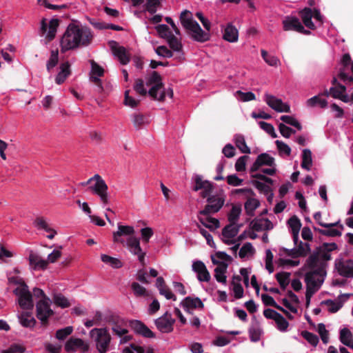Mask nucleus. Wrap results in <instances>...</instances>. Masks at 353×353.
<instances>
[{
    "instance_id": "obj_27",
    "label": "nucleus",
    "mask_w": 353,
    "mask_h": 353,
    "mask_svg": "<svg viewBox=\"0 0 353 353\" xmlns=\"http://www.w3.org/2000/svg\"><path fill=\"white\" fill-rule=\"evenodd\" d=\"M299 15L301 18L303 23L307 28L311 30H314L315 28V26L312 21V18L313 17V11L311 8H303V10L299 12Z\"/></svg>"
},
{
    "instance_id": "obj_55",
    "label": "nucleus",
    "mask_w": 353,
    "mask_h": 353,
    "mask_svg": "<svg viewBox=\"0 0 353 353\" xmlns=\"http://www.w3.org/2000/svg\"><path fill=\"white\" fill-rule=\"evenodd\" d=\"M261 299L263 303L266 306H273L275 307V309H283V307L276 304V303L271 296L267 294H262Z\"/></svg>"
},
{
    "instance_id": "obj_30",
    "label": "nucleus",
    "mask_w": 353,
    "mask_h": 353,
    "mask_svg": "<svg viewBox=\"0 0 353 353\" xmlns=\"http://www.w3.org/2000/svg\"><path fill=\"white\" fill-rule=\"evenodd\" d=\"M252 229L254 231L259 232L263 230H270L272 229V223L268 219H262L253 221L252 223Z\"/></svg>"
},
{
    "instance_id": "obj_22",
    "label": "nucleus",
    "mask_w": 353,
    "mask_h": 353,
    "mask_svg": "<svg viewBox=\"0 0 353 353\" xmlns=\"http://www.w3.org/2000/svg\"><path fill=\"white\" fill-rule=\"evenodd\" d=\"M212 261L213 264L217 265L218 266L214 269V277L216 280L219 283H226V276L225 275L228 264L225 262L217 261L212 257Z\"/></svg>"
},
{
    "instance_id": "obj_51",
    "label": "nucleus",
    "mask_w": 353,
    "mask_h": 353,
    "mask_svg": "<svg viewBox=\"0 0 353 353\" xmlns=\"http://www.w3.org/2000/svg\"><path fill=\"white\" fill-rule=\"evenodd\" d=\"M73 327L72 326H68L64 328L58 330L56 332V338L59 340H63L68 336L72 334Z\"/></svg>"
},
{
    "instance_id": "obj_26",
    "label": "nucleus",
    "mask_w": 353,
    "mask_h": 353,
    "mask_svg": "<svg viewBox=\"0 0 353 353\" xmlns=\"http://www.w3.org/2000/svg\"><path fill=\"white\" fill-rule=\"evenodd\" d=\"M331 94V88H330L329 91L325 90L323 94H319L317 96H314L307 101V105L309 107H315L319 105V107L324 108L327 106V101L322 98V96L326 95L328 96Z\"/></svg>"
},
{
    "instance_id": "obj_43",
    "label": "nucleus",
    "mask_w": 353,
    "mask_h": 353,
    "mask_svg": "<svg viewBox=\"0 0 353 353\" xmlns=\"http://www.w3.org/2000/svg\"><path fill=\"white\" fill-rule=\"evenodd\" d=\"M290 273L286 272H279L276 274V279L282 288L288 285Z\"/></svg>"
},
{
    "instance_id": "obj_36",
    "label": "nucleus",
    "mask_w": 353,
    "mask_h": 353,
    "mask_svg": "<svg viewBox=\"0 0 353 353\" xmlns=\"http://www.w3.org/2000/svg\"><path fill=\"white\" fill-rule=\"evenodd\" d=\"M312 164V152L309 149H304L302 152V168L310 170Z\"/></svg>"
},
{
    "instance_id": "obj_58",
    "label": "nucleus",
    "mask_w": 353,
    "mask_h": 353,
    "mask_svg": "<svg viewBox=\"0 0 353 353\" xmlns=\"http://www.w3.org/2000/svg\"><path fill=\"white\" fill-rule=\"evenodd\" d=\"M249 157L247 155L239 157L235 163V170L237 172H243L245 170L246 162Z\"/></svg>"
},
{
    "instance_id": "obj_11",
    "label": "nucleus",
    "mask_w": 353,
    "mask_h": 353,
    "mask_svg": "<svg viewBox=\"0 0 353 353\" xmlns=\"http://www.w3.org/2000/svg\"><path fill=\"white\" fill-rule=\"evenodd\" d=\"M334 268L339 274L344 277H353V261L337 259L335 260Z\"/></svg>"
},
{
    "instance_id": "obj_16",
    "label": "nucleus",
    "mask_w": 353,
    "mask_h": 353,
    "mask_svg": "<svg viewBox=\"0 0 353 353\" xmlns=\"http://www.w3.org/2000/svg\"><path fill=\"white\" fill-rule=\"evenodd\" d=\"M78 349L85 352L88 351L89 346L79 338H70L65 344V350L68 352H74Z\"/></svg>"
},
{
    "instance_id": "obj_42",
    "label": "nucleus",
    "mask_w": 353,
    "mask_h": 353,
    "mask_svg": "<svg viewBox=\"0 0 353 353\" xmlns=\"http://www.w3.org/2000/svg\"><path fill=\"white\" fill-rule=\"evenodd\" d=\"M167 42L172 50L176 52H180L182 50L183 47L181 41L173 34L171 36H169V38L167 39Z\"/></svg>"
},
{
    "instance_id": "obj_32",
    "label": "nucleus",
    "mask_w": 353,
    "mask_h": 353,
    "mask_svg": "<svg viewBox=\"0 0 353 353\" xmlns=\"http://www.w3.org/2000/svg\"><path fill=\"white\" fill-rule=\"evenodd\" d=\"M19 321L21 325L26 327H33L36 323L33 314L28 311L20 315Z\"/></svg>"
},
{
    "instance_id": "obj_7",
    "label": "nucleus",
    "mask_w": 353,
    "mask_h": 353,
    "mask_svg": "<svg viewBox=\"0 0 353 353\" xmlns=\"http://www.w3.org/2000/svg\"><path fill=\"white\" fill-rule=\"evenodd\" d=\"M184 28L188 31L190 37L196 41L203 43L210 39V34L203 31L196 21L185 22Z\"/></svg>"
},
{
    "instance_id": "obj_14",
    "label": "nucleus",
    "mask_w": 353,
    "mask_h": 353,
    "mask_svg": "<svg viewBox=\"0 0 353 353\" xmlns=\"http://www.w3.org/2000/svg\"><path fill=\"white\" fill-rule=\"evenodd\" d=\"M263 314L267 319H273L276 324L278 330L281 332L287 330L289 325L288 322L276 310H263Z\"/></svg>"
},
{
    "instance_id": "obj_10",
    "label": "nucleus",
    "mask_w": 353,
    "mask_h": 353,
    "mask_svg": "<svg viewBox=\"0 0 353 353\" xmlns=\"http://www.w3.org/2000/svg\"><path fill=\"white\" fill-rule=\"evenodd\" d=\"M175 319L170 314L166 312L162 316L155 320L157 328L162 333L172 332Z\"/></svg>"
},
{
    "instance_id": "obj_40",
    "label": "nucleus",
    "mask_w": 353,
    "mask_h": 353,
    "mask_svg": "<svg viewBox=\"0 0 353 353\" xmlns=\"http://www.w3.org/2000/svg\"><path fill=\"white\" fill-rule=\"evenodd\" d=\"M262 330L257 324L253 325L249 329L250 339L252 342H257L261 339Z\"/></svg>"
},
{
    "instance_id": "obj_31",
    "label": "nucleus",
    "mask_w": 353,
    "mask_h": 353,
    "mask_svg": "<svg viewBox=\"0 0 353 353\" xmlns=\"http://www.w3.org/2000/svg\"><path fill=\"white\" fill-rule=\"evenodd\" d=\"M223 39L227 41L233 43L238 40V30L232 24H228L224 30L223 36Z\"/></svg>"
},
{
    "instance_id": "obj_28",
    "label": "nucleus",
    "mask_w": 353,
    "mask_h": 353,
    "mask_svg": "<svg viewBox=\"0 0 353 353\" xmlns=\"http://www.w3.org/2000/svg\"><path fill=\"white\" fill-rule=\"evenodd\" d=\"M181 305L185 309L203 308V303L199 297L187 296L181 302Z\"/></svg>"
},
{
    "instance_id": "obj_56",
    "label": "nucleus",
    "mask_w": 353,
    "mask_h": 353,
    "mask_svg": "<svg viewBox=\"0 0 353 353\" xmlns=\"http://www.w3.org/2000/svg\"><path fill=\"white\" fill-rule=\"evenodd\" d=\"M343 68L353 73V62L349 54H345L341 59Z\"/></svg>"
},
{
    "instance_id": "obj_41",
    "label": "nucleus",
    "mask_w": 353,
    "mask_h": 353,
    "mask_svg": "<svg viewBox=\"0 0 353 353\" xmlns=\"http://www.w3.org/2000/svg\"><path fill=\"white\" fill-rule=\"evenodd\" d=\"M59 61V53L58 50H52L50 59L46 63V69L48 72H50L58 63Z\"/></svg>"
},
{
    "instance_id": "obj_63",
    "label": "nucleus",
    "mask_w": 353,
    "mask_h": 353,
    "mask_svg": "<svg viewBox=\"0 0 353 353\" xmlns=\"http://www.w3.org/2000/svg\"><path fill=\"white\" fill-rule=\"evenodd\" d=\"M254 251L252 245L250 243H245L240 249L239 255L241 259L245 258L248 254Z\"/></svg>"
},
{
    "instance_id": "obj_34",
    "label": "nucleus",
    "mask_w": 353,
    "mask_h": 353,
    "mask_svg": "<svg viewBox=\"0 0 353 353\" xmlns=\"http://www.w3.org/2000/svg\"><path fill=\"white\" fill-rule=\"evenodd\" d=\"M352 340L353 335L349 329L345 327L340 331V341L343 345L350 346L353 343Z\"/></svg>"
},
{
    "instance_id": "obj_49",
    "label": "nucleus",
    "mask_w": 353,
    "mask_h": 353,
    "mask_svg": "<svg viewBox=\"0 0 353 353\" xmlns=\"http://www.w3.org/2000/svg\"><path fill=\"white\" fill-rule=\"evenodd\" d=\"M351 296H353V294H344L339 296L337 299L332 302V309H341L343 307V303L346 301Z\"/></svg>"
},
{
    "instance_id": "obj_25",
    "label": "nucleus",
    "mask_w": 353,
    "mask_h": 353,
    "mask_svg": "<svg viewBox=\"0 0 353 353\" xmlns=\"http://www.w3.org/2000/svg\"><path fill=\"white\" fill-rule=\"evenodd\" d=\"M28 260L30 265L35 270H46L48 267V261L32 251L29 254Z\"/></svg>"
},
{
    "instance_id": "obj_46",
    "label": "nucleus",
    "mask_w": 353,
    "mask_h": 353,
    "mask_svg": "<svg viewBox=\"0 0 353 353\" xmlns=\"http://www.w3.org/2000/svg\"><path fill=\"white\" fill-rule=\"evenodd\" d=\"M155 28L159 37L166 40L169 38L170 35L171 36L172 34V32L170 30V28L167 25L160 24L157 26Z\"/></svg>"
},
{
    "instance_id": "obj_48",
    "label": "nucleus",
    "mask_w": 353,
    "mask_h": 353,
    "mask_svg": "<svg viewBox=\"0 0 353 353\" xmlns=\"http://www.w3.org/2000/svg\"><path fill=\"white\" fill-rule=\"evenodd\" d=\"M145 6V10L153 14L157 12V8L161 6V2L159 0H146Z\"/></svg>"
},
{
    "instance_id": "obj_8",
    "label": "nucleus",
    "mask_w": 353,
    "mask_h": 353,
    "mask_svg": "<svg viewBox=\"0 0 353 353\" xmlns=\"http://www.w3.org/2000/svg\"><path fill=\"white\" fill-rule=\"evenodd\" d=\"M13 293L17 296L18 302L20 307L24 309L28 307V309H33L34 297L33 292H30L28 286L27 288H16L13 290Z\"/></svg>"
},
{
    "instance_id": "obj_2",
    "label": "nucleus",
    "mask_w": 353,
    "mask_h": 353,
    "mask_svg": "<svg viewBox=\"0 0 353 353\" xmlns=\"http://www.w3.org/2000/svg\"><path fill=\"white\" fill-rule=\"evenodd\" d=\"M93 35L89 28L80 27L74 23H70L61 39V51L65 52L80 46H87L90 44Z\"/></svg>"
},
{
    "instance_id": "obj_35",
    "label": "nucleus",
    "mask_w": 353,
    "mask_h": 353,
    "mask_svg": "<svg viewBox=\"0 0 353 353\" xmlns=\"http://www.w3.org/2000/svg\"><path fill=\"white\" fill-rule=\"evenodd\" d=\"M59 26V20L58 19H52L50 21L48 24L49 30L46 37L48 41H50L54 39Z\"/></svg>"
},
{
    "instance_id": "obj_6",
    "label": "nucleus",
    "mask_w": 353,
    "mask_h": 353,
    "mask_svg": "<svg viewBox=\"0 0 353 353\" xmlns=\"http://www.w3.org/2000/svg\"><path fill=\"white\" fill-rule=\"evenodd\" d=\"M150 83H153L154 85L148 91V94L154 99L159 101H163L165 98V92H161L159 97L157 96V92L164 88V84L162 83V78L161 75L157 72L153 71L150 77Z\"/></svg>"
},
{
    "instance_id": "obj_12",
    "label": "nucleus",
    "mask_w": 353,
    "mask_h": 353,
    "mask_svg": "<svg viewBox=\"0 0 353 353\" xmlns=\"http://www.w3.org/2000/svg\"><path fill=\"white\" fill-rule=\"evenodd\" d=\"M265 97L266 103L275 111L287 113H290L291 112L290 105L283 103L281 99H277L268 94H266Z\"/></svg>"
},
{
    "instance_id": "obj_4",
    "label": "nucleus",
    "mask_w": 353,
    "mask_h": 353,
    "mask_svg": "<svg viewBox=\"0 0 353 353\" xmlns=\"http://www.w3.org/2000/svg\"><path fill=\"white\" fill-rule=\"evenodd\" d=\"M81 186H86L90 185L88 187V190L92 193L98 195L101 199V201L104 204L107 205L109 203L108 194V185L102 177L99 174H95L92 177L90 178L87 181L82 182L80 183Z\"/></svg>"
},
{
    "instance_id": "obj_54",
    "label": "nucleus",
    "mask_w": 353,
    "mask_h": 353,
    "mask_svg": "<svg viewBox=\"0 0 353 353\" xmlns=\"http://www.w3.org/2000/svg\"><path fill=\"white\" fill-rule=\"evenodd\" d=\"M155 52L160 57L165 58H171L173 56V52L169 50L165 46H158L155 49Z\"/></svg>"
},
{
    "instance_id": "obj_19",
    "label": "nucleus",
    "mask_w": 353,
    "mask_h": 353,
    "mask_svg": "<svg viewBox=\"0 0 353 353\" xmlns=\"http://www.w3.org/2000/svg\"><path fill=\"white\" fill-rule=\"evenodd\" d=\"M192 270L197 274V279L199 281L208 282L210 280V272L201 261H196L193 263Z\"/></svg>"
},
{
    "instance_id": "obj_37",
    "label": "nucleus",
    "mask_w": 353,
    "mask_h": 353,
    "mask_svg": "<svg viewBox=\"0 0 353 353\" xmlns=\"http://www.w3.org/2000/svg\"><path fill=\"white\" fill-rule=\"evenodd\" d=\"M235 145L238 149L245 154H250V148L247 145L245 138L241 134H237L235 136Z\"/></svg>"
},
{
    "instance_id": "obj_3",
    "label": "nucleus",
    "mask_w": 353,
    "mask_h": 353,
    "mask_svg": "<svg viewBox=\"0 0 353 353\" xmlns=\"http://www.w3.org/2000/svg\"><path fill=\"white\" fill-rule=\"evenodd\" d=\"M134 228L131 225L118 224V230L112 233V241L114 243H121L126 245L133 254L141 253L142 249L140 246V240L134 236Z\"/></svg>"
},
{
    "instance_id": "obj_9",
    "label": "nucleus",
    "mask_w": 353,
    "mask_h": 353,
    "mask_svg": "<svg viewBox=\"0 0 353 353\" xmlns=\"http://www.w3.org/2000/svg\"><path fill=\"white\" fill-rule=\"evenodd\" d=\"M208 204L204 209L199 211V214L208 216L210 214L218 212L223 207L225 203V198L218 195L209 196L207 199Z\"/></svg>"
},
{
    "instance_id": "obj_53",
    "label": "nucleus",
    "mask_w": 353,
    "mask_h": 353,
    "mask_svg": "<svg viewBox=\"0 0 353 353\" xmlns=\"http://www.w3.org/2000/svg\"><path fill=\"white\" fill-rule=\"evenodd\" d=\"M124 97V103L125 105L131 108H135L139 105V100H136L133 97H130L129 90L125 91Z\"/></svg>"
},
{
    "instance_id": "obj_23",
    "label": "nucleus",
    "mask_w": 353,
    "mask_h": 353,
    "mask_svg": "<svg viewBox=\"0 0 353 353\" xmlns=\"http://www.w3.org/2000/svg\"><path fill=\"white\" fill-rule=\"evenodd\" d=\"M131 327L134 331L146 338H154V332L150 330L144 323L140 321H133L131 322Z\"/></svg>"
},
{
    "instance_id": "obj_62",
    "label": "nucleus",
    "mask_w": 353,
    "mask_h": 353,
    "mask_svg": "<svg viewBox=\"0 0 353 353\" xmlns=\"http://www.w3.org/2000/svg\"><path fill=\"white\" fill-rule=\"evenodd\" d=\"M153 230L151 228L146 227L141 230L142 240L145 243L149 242L150 239L153 236Z\"/></svg>"
},
{
    "instance_id": "obj_60",
    "label": "nucleus",
    "mask_w": 353,
    "mask_h": 353,
    "mask_svg": "<svg viewBox=\"0 0 353 353\" xmlns=\"http://www.w3.org/2000/svg\"><path fill=\"white\" fill-rule=\"evenodd\" d=\"M279 130L280 133L285 138H289L291 134H294L296 131L292 128L285 125L284 123H279Z\"/></svg>"
},
{
    "instance_id": "obj_15",
    "label": "nucleus",
    "mask_w": 353,
    "mask_h": 353,
    "mask_svg": "<svg viewBox=\"0 0 353 353\" xmlns=\"http://www.w3.org/2000/svg\"><path fill=\"white\" fill-rule=\"evenodd\" d=\"M33 296L36 301V309H50L52 301L45 294L44 292L38 288L33 289Z\"/></svg>"
},
{
    "instance_id": "obj_1",
    "label": "nucleus",
    "mask_w": 353,
    "mask_h": 353,
    "mask_svg": "<svg viewBox=\"0 0 353 353\" xmlns=\"http://www.w3.org/2000/svg\"><path fill=\"white\" fill-rule=\"evenodd\" d=\"M325 249L319 248L316 253L312 254L307 260L308 267L313 270L305 274L306 283V307L310 304V299L319 290L323 282L326 274L325 268L331 258V244L324 243Z\"/></svg>"
},
{
    "instance_id": "obj_18",
    "label": "nucleus",
    "mask_w": 353,
    "mask_h": 353,
    "mask_svg": "<svg viewBox=\"0 0 353 353\" xmlns=\"http://www.w3.org/2000/svg\"><path fill=\"white\" fill-rule=\"evenodd\" d=\"M283 29L284 31L298 32L303 30V26L299 19L293 16H286L283 20Z\"/></svg>"
},
{
    "instance_id": "obj_24",
    "label": "nucleus",
    "mask_w": 353,
    "mask_h": 353,
    "mask_svg": "<svg viewBox=\"0 0 353 353\" xmlns=\"http://www.w3.org/2000/svg\"><path fill=\"white\" fill-rule=\"evenodd\" d=\"M69 61H65L60 64L59 72L55 77V82L58 85H61L65 82L66 79L71 74L72 70Z\"/></svg>"
},
{
    "instance_id": "obj_5",
    "label": "nucleus",
    "mask_w": 353,
    "mask_h": 353,
    "mask_svg": "<svg viewBox=\"0 0 353 353\" xmlns=\"http://www.w3.org/2000/svg\"><path fill=\"white\" fill-rule=\"evenodd\" d=\"M91 339L95 342L100 353H106L109 350L111 336L105 328H93L90 332Z\"/></svg>"
},
{
    "instance_id": "obj_39",
    "label": "nucleus",
    "mask_w": 353,
    "mask_h": 353,
    "mask_svg": "<svg viewBox=\"0 0 353 353\" xmlns=\"http://www.w3.org/2000/svg\"><path fill=\"white\" fill-rule=\"evenodd\" d=\"M101 259L103 263L110 264L113 268H120L123 266V263L119 259L107 254H101Z\"/></svg>"
},
{
    "instance_id": "obj_64",
    "label": "nucleus",
    "mask_w": 353,
    "mask_h": 353,
    "mask_svg": "<svg viewBox=\"0 0 353 353\" xmlns=\"http://www.w3.org/2000/svg\"><path fill=\"white\" fill-rule=\"evenodd\" d=\"M53 314V310H37V317L43 323H46L48 319Z\"/></svg>"
},
{
    "instance_id": "obj_52",
    "label": "nucleus",
    "mask_w": 353,
    "mask_h": 353,
    "mask_svg": "<svg viewBox=\"0 0 353 353\" xmlns=\"http://www.w3.org/2000/svg\"><path fill=\"white\" fill-rule=\"evenodd\" d=\"M90 62L91 65L90 74L97 77H103L104 75V69L94 60H90Z\"/></svg>"
},
{
    "instance_id": "obj_57",
    "label": "nucleus",
    "mask_w": 353,
    "mask_h": 353,
    "mask_svg": "<svg viewBox=\"0 0 353 353\" xmlns=\"http://www.w3.org/2000/svg\"><path fill=\"white\" fill-rule=\"evenodd\" d=\"M252 184L256 189L265 194H268L270 192H272V189L268 185L257 180L253 181Z\"/></svg>"
},
{
    "instance_id": "obj_21",
    "label": "nucleus",
    "mask_w": 353,
    "mask_h": 353,
    "mask_svg": "<svg viewBox=\"0 0 353 353\" xmlns=\"http://www.w3.org/2000/svg\"><path fill=\"white\" fill-rule=\"evenodd\" d=\"M346 88L337 83V79L332 78V98L339 99L343 102L349 101V97L345 94Z\"/></svg>"
},
{
    "instance_id": "obj_59",
    "label": "nucleus",
    "mask_w": 353,
    "mask_h": 353,
    "mask_svg": "<svg viewBox=\"0 0 353 353\" xmlns=\"http://www.w3.org/2000/svg\"><path fill=\"white\" fill-rule=\"evenodd\" d=\"M275 143L280 154L284 153L287 156L290 155L291 148L289 147L288 145L279 140L276 141Z\"/></svg>"
},
{
    "instance_id": "obj_50",
    "label": "nucleus",
    "mask_w": 353,
    "mask_h": 353,
    "mask_svg": "<svg viewBox=\"0 0 353 353\" xmlns=\"http://www.w3.org/2000/svg\"><path fill=\"white\" fill-rule=\"evenodd\" d=\"M134 90L137 93L141 96H145L147 94V90L144 88V82L142 79H137L135 80Z\"/></svg>"
},
{
    "instance_id": "obj_33",
    "label": "nucleus",
    "mask_w": 353,
    "mask_h": 353,
    "mask_svg": "<svg viewBox=\"0 0 353 353\" xmlns=\"http://www.w3.org/2000/svg\"><path fill=\"white\" fill-rule=\"evenodd\" d=\"M52 301L57 307L61 308H66L72 305V301L67 299L61 293L54 294L52 298Z\"/></svg>"
},
{
    "instance_id": "obj_38",
    "label": "nucleus",
    "mask_w": 353,
    "mask_h": 353,
    "mask_svg": "<svg viewBox=\"0 0 353 353\" xmlns=\"http://www.w3.org/2000/svg\"><path fill=\"white\" fill-rule=\"evenodd\" d=\"M260 203L256 199H248L245 203L244 207L246 213L249 216H253L254 210L259 206Z\"/></svg>"
},
{
    "instance_id": "obj_17",
    "label": "nucleus",
    "mask_w": 353,
    "mask_h": 353,
    "mask_svg": "<svg viewBox=\"0 0 353 353\" xmlns=\"http://www.w3.org/2000/svg\"><path fill=\"white\" fill-rule=\"evenodd\" d=\"M109 45L113 52V54L119 59L122 65H126L130 61V57L126 50L123 46H119L115 41H110Z\"/></svg>"
},
{
    "instance_id": "obj_20",
    "label": "nucleus",
    "mask_w": 353,
    "mask_h": 353,
    "mask_svg": "<svg viewBox=\"0 0 353 353\" xmlns=\"http://www.w3.org/2000/svg\"><path fill=\"white\" fill-rule=\"evenodd\" d=\"M234 225L235 223H230L222 230V236L224 238L223 241L226 245H232L236 242V240L231 239L238 234V228H234Z\"/></svg>"
},
{
    "instance_id": "obj_61",
    "label": "nucleus",
    "mask_w": 353,
    "mask_h": 353,
    "mask_svg": "<svg viewBox=\"0 0 353 353\" xmlns=\"http://www.w3.org/2000/svg\"><path fill=\"white\" fill-rule=\"evenodd\" d=\"M296 249L299 256H305L310 252L309 244L303 243L302 241H299L298 248Z\"/></svg>"
},
{
    "instance_id": "obj_45",
    "label": "nucleus",
    "mask_w": 353,
    "mask_h": 353,
    "mask_svg": "<svg viewBox=\"0 0 353 353\" xmlns=\"http://www.w3.org/2000/svg\"><path fill=\"white\" fill-rule=\"evenodd\" d=\"M288 223L292 230V232L299 233L301 223L300 219L295 215L292 216L288 221Z\"/></svg>"
},
{
    "instance_id": "obj_44",
    "label": "nucleus",
    "mask_w": 353,
    "mask_h": 353,
    "mask_svg": "<svg viewBox=\"0 0 353 353\" xmlns=\"http://www.w3.org/2000/svg\"><path fill=\"white\" fill-rule=\"evenodd\" d=\"M241 212V208L239 206L233 205L228 215V219L231 223H236Z\"/></svg>"
},
{
    "instance_id": "obj_29",
    "label": "nucleus",
    "mask_w": 353,
    "mask_h": 353,
    "mask_svg": "<svg viewBox=\"0 0 353 353\" xmlns=\"http://www.w3.org/2000/svg\"><path fill=\"white\" fill-rule=\"evenodd\" d=\"M201 216L203 214H198V219L199 222L206 228H208L210 230L213 231L220 227V222L217 219L212 218L211 216H208L206 218H203Z\"/></svg>"
},
{
    "instance_id": "obj_13",
    "label": "nucleus",
    "mask_w": 353,
    "mask_h": 353,
    "mask_svg": "<svg viewBox=\"0 0 353 353\" xmlns=\"http://www.w3.org/2000/svg\"><path fill=\"white\" fill-rule=\"evenodd\" d=\"M263 165H268L270 167L274 166V158L271 157L268 153H261L256 157L254 163L251 166L250 172L254 173L256 172L261 166Z\"/></svg>"
},
{
    "instance_id": "obj_47",
    "label": "nucleus",
    "mask_w": 353,
    "mask_h": 353,
    "mask_svg": "<svg viewBox=\"0 0 353 353\" xmlns=\"http://www.w3.org/2000/svg\"><path fill=\"white\" fill-rule=\"evenodd\" d=\"M301 336L312 345H317L319 343V338L316 334L308 331H303L301 332Z\"/></svg>"
}]
</instances>
